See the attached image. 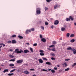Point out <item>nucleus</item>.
<instances>
[{"label": "nucleus", "mask_w": 76, "mask_h": 76, "mask_svg": "<svg viewBox=\"0 0 76 76\" xmlns=\"http://www.w3.org/2000/svg\"><path fill=\"white\" fill-rule=\"evenodd\" d=\"M46 64H48V65H50L51 62H47L46 63Z\"/></svg>", "instance_id": "obj_15"}, {"label": "nucleus", "mask_w": 76, "mask_h": 76, "mask_svg": "<svg viewBox=\"0 0 76 76\" xmlns=\"http://www.w3.org/2000/svg\"><path fill=\"white\" fill-rule=\"evenodd\" d=\"M40 56H44V53H40Z\"/></svg>", "instance_id": "obj_36"}, {"label": "nucleus", "mask_w": 76, "mask_h": 76, "mask_svg": "<svg viewBox=\"0 0 76 76\" xmlns=\"http://www.w3.org/2000/svg\"><path fill=\"white\" fill-rule=\"evenodd\" d=\"M10 51H13V50H12V49H10Z\"/></svg>", "instance_id": "obj_57"}, {"label": "nucleus", "mask_w": 76, "mask_h": 76, "mask_svg": "<svg viewBox=\"0 0 76 76\" xmlns=\"http://www.w3.org/2000/svg\"><path fill=\"white\" fill-rule=\"evenodd\" d=\"M30 50L31 52H33V49L32 48H30Z\"/></svg>", "instance_id": "obj_30"}, {"label": "nucleus", "mask_w": 76, "mask_h": 76, "mask_svg": "<svg viewBox=\"0 0 76 76\" xmlns=\"http://www.w3.org/2000/svg\"><path fill=\"white\" fill-rule=\"evenodd\" d=\"M24 53H28V52H29V50H24Z\"/></svg>", "instance_id": "obj_11"}, {"label": "nucleus", "mask_w": 76, "mask_h": 76, "mask_svg": "<svg viewBox=\"0 0 76 76\" xmlns=\"http://www.w3.org/2000/svg\"><path fill=\"white\" fill-rule=\"evenodd\" d=\"M75 35L74 34H72L70 35V37H73Z\"/></svg>", "instance_id": "obj_31"}, {"label": "nucleus", "mask_w": 76, "mask_h": 76, "mask_svg": "<svg viewBox=\"0 0 76 76\" xmlns=\"http://www.w3.org/2000/svg\"><path fill=\"white\" fill-rule=\"evenodd\" d=\"M40 38H42V35H40Z\"/></svg>", "instance_id": "obj_48"}, {"label": "nucleus", "mask_w": 76, "mask_h": 76, "mask_svg": "<svg viewBox=\"0 0 76 76\" xmlns=\"http://www.w3.org/2000/svg\"><path fill=\"white\" fill-rule=\"evenodd\" d=\"M47 49L49 50H51V49L50 48H47Z\"/></svg>", "instance_id": "obj_56"}, {"label": "nucleus", "mask_w": 76, "mask_h": 76, "mask_svg": "<svg viewBox=\"0 0 76 76\" xmlns=\"http://www.w3.org/2000/svg\"><path fill=\"white\" fill-rule=\"evenodd\" d=\"M67 50H72V48L71 47H69L67 48Z\"/></svg>", "instance_id": "obj_42"}, {"label": "nucleus", "mask_w": 76, "mask_h": 76, "mask_svg": "<svg viewBox=\"0 0 76 76\" xmlns=\"http://www.w3.org/2000/svg\"><path fill=\"white\" fill-rule=\"evenodd\" d=\"M54 45H51L49 46V48H51V47H54Z\"/></svg>", "instance_id": "obj_45"}, {"label": "nucleus", "mask_w": 76, "mask_h": 76, "mask_svg": "<svg viewBox=\"0 0 76 76\" xmlns=\"http://www.w3.org/2000/svg\"><path fill=\"white\" fill-rule=\"evenodd\" d=\"M51 72L53 73H56V71H55V70H54V69H52Z\"/></svg>", "instance_id": "obj_18"}, {"label": "nucleus", "mask_w": 76, "mask_h": 76, "mask_svg": "<svg viewBox=\"0 0 76 76\" xmlns=\"http://www.w3.org/2000/svg\"><path fill=\"white\" fill-rule=\"evenodd\" d=\"M14 75V74H13V73H11V74L10 73V74H8V76H12V75Z\"/></svg>", "instance_id": "obj_29"}, {"label": "nucleus", "mask_w": 76, "mask_h": 76, "mask_svg": "<svg viewBox=\"0 0 76 76\" xmlns=\"http://www.w3.org/2000/svg\"><path fill=\"white\" fill-rule=\"evenodd\" d=\"M3 47H5L6 46V45H5L4 44H3Z\"/></svg>", "instance_id": "obj_59"}, {"label": "nucleus", "mask_w": 76, "mask_h": 76, "mask_svg": "<svg viewBox=\"0 0 76 76\" xmlns=\"http://www.w3.org/2000/svg\"><path fill=\"white\" fill-rule=\"evenodd\" d=\"M10 66H14V65L13 64H11L9 65Z\"/></svg>", "instance_id": "obj_34"}, {"label": "nucleus", "mask_w": 76, "mask_h": 76, "mask_svg": "<svg viewBox=\"0 0 76 76\" xmlns=\"http://www.w3.org/2000/svg\"><path fill=\"white\" fill-rule=\"evenodd\" d=\"M51 55L52 56H55V54L54 53H52Z\"/></svg>", "instance_id": "obj_41"}, {"label": "nucleus", "mask_w": 76, "mask_h": 76, "mask_svg": "<svg viewBox=\"0 0 76 76\" xmlns=\"http://www.w3.org/2000/svg\"><path fill=\"white\" fill-rule=\"evenodd\" d=\"M15 61V59H11L10 60L11 61Z\"/></svg>", "instance_id": "obj_40"}, {"label": "nucleus", "mask_w": 76, "mask_h": 76, "mask_svg": "<svg viewBox=\"0 0 76 76\" xmlns=\"http://www.w3.org/2000/svg\"><path fill=\"white\" fill-rule=\"evenodd\" d=\"M70 18H66V21H70Z\"/></svg>", "instance_id": "obj_22"}, {"label": "nucleus", "mask_w": 76, "mask_h": 76, "mask_svg": "<svg viewBox=\"0 0 76 76\" xmlns=\"http://www.w3.org/2000/svg\"><path fill=\"white\" fill-rule=\"evenodd\" d=\"M3 43H1L0 44V45H3Z\"/></svg>", "instance_id": "obj_61"}, {"label": "nucleus", "mask_w": 76, "mask_h": 76, "mask_svg": "<svg viewBox=\"0 0 76 76\" xmlns=\"http://www.w3.org/2000/svg\"><path fill=\"white\" fill-rule=\"evenodd\" d=\"M69 35H70L69 33H67L66 34V37H68V38H69Z\"/></svg>", "instance_id": "obj_28"}, {"label": "nucleus", "mask_w": 76, "mask_h": 76, "mask_svg": "<svg viewBox=\"0 0 76 76\" xmlns=\"http://www.w3.org/2000/svg\"><path fill=\"white\" fill-rule=\"evenodd\" d=\"M74 54H76V50L75 49H74L73 51Z\"/></svg>", "instance_id": "obj_27"}, {"label": "nucleus", "mask_w": 76, "mask_h": 76, "mask_svg": "<svg viewBox=\"0 0 76 76\" xmlns=\"http://www.w3.org/2000/svg\"><path fill=\"white\" fill-rule=\"evenodd\" d=\"M33 46H34V47H36V46H37V43H34L33 44Z\"/></svg>", "instance_id": "obj_32"}, {"label": "nucleus", "mask_w": 76, "mask_h": 76, "mask_svg": "<svg viewBox=\"0 0 76 76\" xmlns=\"http://www.w3.org/2000/svg\"><path fill=\"white\" fill-rule=\"evenodd\" d=\"M41 70V71H43V72H48V71L45 69H42Z\"/></svg>", "instance_id": "obj_26"}, {"label": "nucleus", "mask_w": 76, "mask_h": 76, "mask_svg": "<svg viewBox=\"0 0 76 76\" xmlns=\"http://www.w3.org/2000/svg\"><path fill=\"white\" fill-rule=\"evenodd\" d=\"M15 70H16V69H13L10 72V73H12V72H13L15 71Z\"/></svg>", "instance_id": "obj_25"}, {"label": "nucleus", "mask_w": 76, "mask_h": 76, "mask_svg": "<svg viewBox=\"0 0 76 76\" xmlns=\"http://www.w3.org/2000/svg\"><path fill=\"white\" fill-rule=\"evenodd\" d=\"M59 7H60V5H59L58 4H55L54 6V9H58Z\"/></svg>", "instance_id": "obj_3"}, {"label": "nucleus", "mask_w": 76, "mask_h": 76, "mask_svg": "<svg viewBox=\"0 0 76 76\" xmlns=\"http://www.w3.org/2000/svg\"><path fill=\"white\" fill-rule=\"evenodd\" d=\"M42 41L43 42H46V39L44 38H43L41 39Z\"/></svg>", "instance_id": "obj_8"}, {"label": "nucleus", "mask_w": 76, "mask_h": 76, "mask_svg": "<svg viewBox=\"0 0 76 76\" xmlns=\"http://www.w3.org/2000/svg\"><path fill=\"white\" fill-rule=\"evenodd\" d=\"M34 30H35V29H34V28H32L31 30L32 31H34Z\"/></svg>", "instance_id": "obj_43"}, {"label": "nucleus", "mask_w": 76, "mask_h": 76, "mask_svg": "<svg viewBox=\"0 0 76 76\" xmlns=\"http://www.w3.org/2000/svg\"><path fill=\"white\" fill-rule=\"evenodd\" d=\"M23 60H18L17 61V63H18V64L19 63H23Z\"/></svg>", "instance_id": "obj_4"}, {"label": "nucleus", "mask_w": 76, "mask_h": 76, "mask_svg": "<svg viewBox=\"0 0 76 76\" xmlns=\"http://www.w3.org/2000/svg\"><path fill=\"white\" fill-rule=\"evenodd\" d=\"M26 44H27V45H29V43H27Z\"/></svg>", "instance_id": "obj_64"}, {"label": "nucleus", "mask_w": 76, "mask_h": 76, "mask_svg": "<svg viewBox=\"0 0 76 76\" xmlns=\"http://www.w3.org/2000/svg\"><path fill=\"white\" fill-rule=\"evenodd\" d=\"M74 25L75 26H76V23H74Z\"/></svg>", "instance_id": "obj_62"}, {"label": "nucleus", "mask_w": 76, "mask_h": 76, "mask_svg": "<svg viewBox=\"0 0 76 76\" xmlns=\"http://www.w3.org/2000/svg\"><path fill=\"white\" fill-rule=\"evenodd\" d=\"M8 69H6L4 70L3 71L4 73H5V72H8Z\"/></svg>", "instance_id": "obj_14"}, {"label": "nucleus", "mask_w": 76, "mask_h": 76, "mask_svg": "<svg viewBox=\"0 0 76 76\" xmlns=\"http://www.w3.org/2000/svg\"><path fill=\"white\" fill-rule=\"evenodd\" d=\"M51 28L53 29V28H54V26H51Z\"/></svg>", "instance_id": "obj_54"}, {"label": "nucleus", "mask_w": 76, "mask_h": 76, "mask_svg": "<svg viewBox=\"0 0 76 76\" xmlns=\"http://www.w3.org/2000/svg\"><path fill=\"white\" fill-rule=\"evenodd\" d=\"M69 19H71V20H73V17H72V16H69Z\"/></svg>", "instance_id": "obj_16"}, {"label": "nucleus", "mask_w": 76, "mask_h": 76, "mask_svg": "<svg viewBox=\"0 0 76 76\" xmlns=\"http://www.w3.org/2000/svg\"><path fill=\"white\" fill-rule=\"evenodd\" d=\"M16 42H17L15 40H13L11 42V43L12 44H16Z\"/></svg>", "instance_id": "obj_7"}, {"label": "nucleus", "mask_w": 76, "mask_h": 76, "mask_svg": "<svg viewBox=\"0 0 76 76\" xmlns=\"http://www.w3.org/2000/svg\"><path fill=\"white\" fill-rule=\"evenodd\" d=\"M53 44H57V42H56L54 41L53 42Z\"/></svg>", "instance_id": "obj_38"}, {"label": "nucleus", "mask_w": 76, "mask_h": 76, "mask_svg": "<svg viewBox=\"0 0 76 76\" xmlns=\"http://www.w3.org/2000/svg\"><path fill=\"white\" fill-rule=\"evenodd\" d=\"M54 25H58L59 23V21L58 20H56L54 22Z\"/></svg>", "instance_id": "obj_5"}, {"label": "nucleus", "mask_w": 76, "mask_h": 76, "mask_svg": "<svg viewBox=\"0 0 76 76\" xmlns=\"http://www.w3.org/2000/svg\"><path fill=\"white\" fill-rule=\"evenodd\" d=\"M24 65L26 66H28V64H24Z\"/></svg>", "instance_id": "obj_55"}, {"label": "nucleus", "mask_w": 76, "mask_h": 76, "mask_svg": "<svg viewBox=\"0 0 76 76\" xmlns=\"http://www.w3.org/2000/svg\"><path fill=\"white\" fill-rule=\"evenodd\" d=\"M11 43V41L10 40H9L7 42V43L8 44H10V43Z\"/></svg>", "instance_id": "obj_44"}, {"label": "nucleus", "mask_w": 76, "mask_h": 76, "mask_svg": "<svg viewBox=\"0 0 76 76\" xmlns=\"http://www.w3.org/2000/svg\"><path fill=\"white\" fill-rule=\"evenodd\" d=\"M62 65H65V67L67 66V64L66 63V62H65Z\"/></svg>", "instance_id": "obj_13"}, {"label": "nucleus", "mask_w": 76, "mask_h": 76, "mask_svg": "<svg viewBox=\"0 0 76 76\" xmlns=\"http://www.w3.org/2000/svg\"><path fill=\"white\" fill-rule=\"evenodd\" d=\"M48 70L49 71H50V70H51V69H48Z\"/></svg>", "instance_id": "obj_58"}, {"label": "nucleus", "mask_w": 76, "mask_h": 76, "mask_svg": "<svg viewBox=\"0 0 76 76\" xmlns=\"http://www.w3.org/2000/svg\"><path fill=\"white\" fill-rule=\"evenodd\" d=\"M9 57H10V58H14V56L11 55H9Z\"/></svg>", "instance_id": "obj_21"}, {"label": "nucleus", "mask_w": 76, "mask_h": 76, "mask_svg": "<svg viewBox=\"0 0 76 76\" xmlns=\"http://www.w3.org/2000/svg\"><path fill=\"white\" fill-rule=\"evenodd\" d=\"M13 53L14 54L15 53H16L17 54H19L22 53H23V50H22V49H20L19 51V49H16L15 50V51L13 52Z\"/></svg>", "instance_id": "obj_1"}, {"label": "nucleus", "mask_w": 76, "mask_h": 76, "mask_svg": "<svg viewBox=\"0 0 76 76\" xmlns=\"http://www.w3.org/2000/svg\"><path fill=\"white\" fill-rule=\"evenodd\" d=\"M43 60H47V58H43Z\"/></svg>", "instance_id": "obj_53"}, {"label": "nucleus", "mask_w": 76, "mask_h": 76, "mask_svg": "<svg viewBox=\"0 0 76 76\" xmlns=\"http://www.w3.org/2000/svg\"><path fill=\"white\" fill-rule=\"evenodd\" d=\"M66 29L64 27H62L61 28V30L62 31H64Z\"/></svg>", "instance_id": "obj_17"}, {"label": "nucleus", "mask_w": 76, "mask_h": 76, "mask_svg": "<svg viewBox=\"0 0 76 76\" xmlns=\"http://www.w3.org/2000/svg\"><path fill=\"white\" fill-rule=\"evenodd\" d=\"M46 1H47V2H50V1H51V0H46Z\"/></svg>", "instance_id": "obj_50"}, {"label": "nucleus", "mask_w": 76, "mask_h": 76, "mask_svg": "<svg viewBox=\"0 0 76 76\" xmlns=\"http://www.w3.org/2000/svg\"><path fill=\"white\" fill-rule=\"evenodd\" d=\"M31 32V29L27 30L26 31V34H29V33Z\"/></svg>", "instance_id": "obj_6"}, {"label": "nucleus", "mask_w": 76, "mask_h": 76, "mask_svg": "<svg viewBox=\"0 0 76 76\" xmlns=\"http://www.w3.org/2000/svg\"><path fill=\"white\" fill-rule=\"evenodd\" d=\"M30 71H34V70H35V69H30Z\"/></svg>", "instance_id": "obj_46"}, {"label": "nucleus", "mask_w": 76, "mask_h": 76, "mask_svg": "<svg viewBox=\"0 0 76 76\" xmlns=\"http://www.w3.org/2000/svg\"><path fill=\"white\" fill-rule=\"evenodd\" d=\"M72 51H73V50H74V48H73L72 49Z\"/></svg>", "instance_id": "obj_60"}, {"label": "nucleus", "mask_w": 76, "mask_h": 76, "mask_svg": "<svg viewBox=\"0 0 76 76\" xmlns=\"http://www.w3.org/2000/svg\"><path fill=\"white\" fill-rule=\"evenodd\" d=\"M45 25H48V22H45Z\"/></svg>", "instance_id": "obj_37"}, {"label": "nucleus", "mask_w": 76, "mask_h": 76, "mask_svg": "<svg viewBox=\"0 0 76 76\" xmlns=\"http://www.w3.org/2000/svg\"><path fill=\"white\" fill-rule=\"evenodd\" d=\"M54 70H57V68L56 67H54Z\"/></svg>", "instance_id": "obj_51"}, {"label": "nucleus", "mask_w": 76, "mask_h": 76, "mask_svg": "<svg viewBox=\"0 0 76 76\" xmlns=\"http://www.w3.org/2000/svg\"><path fill=\"white\" fill-rule=\"evenodd\" d=\"M60 40H62V38H60Z\"/></svg>", "instance_id": "obj_63"}, {"label": "nucleus", "mask_w": 76, "mask_h": 76, "mask_svg": "<svg viewBox=\"0 0 76 76\" xmlns=\"http://www.w3.org/2000/svg\"><path fill=\"white\" fill-rule=\"evenodd\" d=\"M52 51H56V49L55 48H53L52 49H51Z\"/></svg>", "instance_id": "obj_35"}, {"label": "nucleus", "mask_w": 76, "mask_h": 76, "mask_svg": "<svg viewBox=\"0 0 76 76\" xmlns=\"http://www.w3.org/2000/svg\"><path fill=\"white\" fill-rule=\"evenodd\" d=\"M39 61L40 63H42L44 61L41 59H40L39 60Z\"/></svg>", "instance_id": "obj_9"}, {"label": "nucleus", "mask_w": 76, "mask_h": 76, "mask_svg": "<svg viewBox=\"0 0 76 76\" xmlns=\"http://www.w3.org/2000/svg\"><path fill=\"white\" fill-rule=\"evenodd\" d=\"M75 41V39H72L70 41V42H74Z\"/></svg>", "instance_id": "obj_20"}, {"label": "nucleus", "mask_w": 76, "mask_h": 76, "mask_svg": "<svg viewBox=\"0 0 76 76\" xmlns=\"http://www.w3.org/2000/svg\"><path fill=\"white\" fill-rule=\"evenodd\" d=\"M65 61H69V60H70V59H65Z\"/></svg>", "instance_id": "obj_52"}, {"label": "nucleus", "mask_w": 76, "mask_h": 76, "mask_svg": "<svg viewBox=\"0 0 76 76\" xmlns=\"http://www.w3.org/2000/svg\"><path fill=\"white\" fill-rule=\"evenodd\" d=\"M41 9L39 8H37V10L36 12V14L37 15H39L41 13V11H40Z\"/></svg>", "instance_id": "obj_2"}, {"label": "nucleus", "mask_w": 76, "mask_h": 76, "mask_svg": "<svg viewBox=\"0 0 76 76\" xmlns=\"http://www.w3.org/2000/svg\"><path fill=\"white\" fill-rule=\"evenodd\" d=\"M45 11H46V10H48V8H47V7H45Z\"/></svg>", "instance_id": "obj_49"}, {"label": "nucleus", "mask_w": 76, "mask_h": 76, "mask_svg": "<svg viewBox=\"0 0 76 76\" xmlns=\"http://www.w3.org/2000/svg\"><path fill=\"white\" fill-rule=\"evenodd\" d=\"M12 38H14L15 37H16V35H15V34H13V35H12Z\"/></svg>", "instance_id": "obj_19"}, {"label": "nucleus", "mask_w": 76, "mask_h": 76, "mask_svg": "<svg viewBox=\"0 0 76 76\" xmlns=\"http://www.w3.org/2000/svg\"><path fill=\"white\" fill-rule=\"evenodd\" d=\"M76 63H74L73 65H72V67H74V66H76Z\"/></svg>", "instance_id": "obj_39"}, {"label": "nucleus", "mask_w": 76, "mask_h": 76, "mask_svg": "<svg viewBox=\"0 0 76 76\" xmlns=\"http://www.w3.org/2000/svg\"><path fill=\"white\" fill-rule=\"evenodd\" d=\"M40 28H41V29H42V30H44V27L42 26H41L40 27Z\"/></svg>", "instance_id": "obj_23"}, {"label": "nucleus", "mask_w": 76, "mask_h": 76, "mask_svg": "<svg viewBox=\"0 0 76 76\" xmlns=\"http://www.w3.org/2000/svg\"><path fill=\"white\" fill-rule=\"evenodd\" d=\"M51 59V60H56V59L53 57H52Z\"/></svg>", "instance_id": "obj_47"}, {"label": "nucleus", "mask_w": 76, "mask_h": 76, "mask_svg": "<svg viewBox=\"0 0 76 76\" xmlns=\"http://www.w3.org/2000/svg\"><path fill=\"white\" fill-rule=\"evenodd\" d=\"M18 37V38H20V39H23V37L21 36L20 35H19Z\"/></svg>", "instance_id": "obj_12"}, {"label": "nucleus", "mask_w": 76, "mask_h": 76, "mask_svg": "<svg viewBox=\"0 0 76 76\" xmlns=\"http://www.w3.org/2000/svg\"><path fill=\"white\" fill-rule=\"evenodd\" d=\"M69 70H70V68H68L66 69H65V71H68Z\"/></svg>", "instance_id": "obj_24"}, {"label": "nucleus", "mask_w": 76, "mask_h": 76, "mask_svg": "<svg viewBox=\"0 0 76 76\" xmlns=\"http://www.w3.org/2000/svg\"><path fill=\"white\" fill-rule=\"evenodd\" d=\"M39 52H40V53H44V51L42 50H40L39 51Z\"/></svg>", "instance_id": "obj_33"}, {"label": "nucleus", "mask_w": 76, "mask_h": 76, "mask_svg": "<svg viewBox=\"0 0 76 76\" xmlns=\"http://www.w3.org/2000/svg\"><path fill=\"white\" fill-rule=\"evenodd\" d=\"M24 73H25V74H26V75H28V74H29V72H28V71L26 70L24 71Z\"/></svg>", "instance_id": "obj_10"}]
</instances>
